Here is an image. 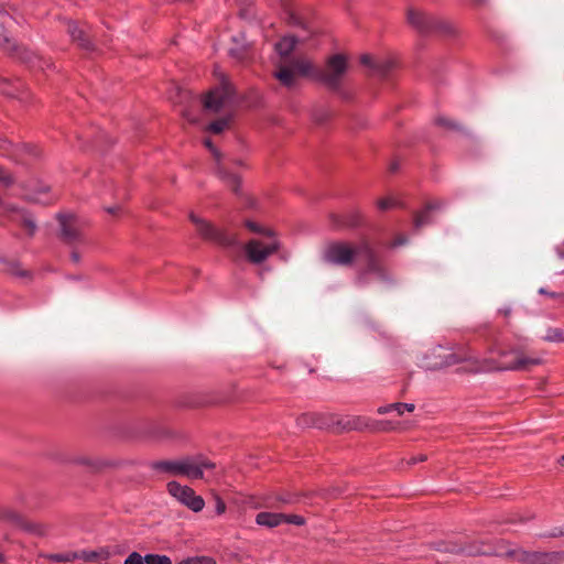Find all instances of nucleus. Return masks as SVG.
<instances>
[{
  "label": "nucleus",
  "mask_w": 564,
  "mask_h": 564,
  "mask_svg": "<svg viewBox=\"0 0 564 564\" xmlns=\"http://www.w3.org/2000/svg\"><path fill=\"white\" fill-rule=\"evenodd\" d=\"M337 416L333 414L305 413L297 417L301 427H316L321 430L336 431Z\"/></svg>",
  "instance_id": "4468645a"
},
{
  "label": "nucleus",
  "mask_w": 564,
  "mask_h": 564,
  "mask_svg": "<svg viewBox=\"0 0 564 564\" xmlns=\"http://www.w3.org/2000/svg\"><path fill=\"white\" fill-rule=\"evenodd\" d=\"M167 490L173 497L195 512H198L204 508L203 498L196 496L194 490L187 486H182L176 481H171L167 484Z\"/></svg>",
  "instance_id": "ddd939ff"
},
{
  "label": "nucleus",
  "mask_w": 564,
  "mask_h": 564,
  "mask_svg": "<svg viewBox=\"0 0 564 564\" xmlns=\"http://www.w3.org/2000/svg\"><path fill=\"white\" fill-rule=\"evenodd\" d=\"M318 68L306 57H293L281 62L275 72L276 79L285 87H293L295 75L308 76L316 79Z\"/></svg>",
  "instance_id": "39448f33"
},
{
  "label": "nucleus",
  "mask_w": 564,
  "mask_h": 564,
  "mask_svg": "<svg viewBox=\"0 0 564 564\" xmlns=\"http://www.w3.org/2000/svg\"><path fill=\"white\" fill-rule=\"evenodd\" d=\"M97 557H98V553L89 552V553H84L83 556H80L79 558L87 561V562H91V561L97 560Z\"/></svg>",
  "instance_id": "a18cd8bd"
},
{
  "label": "nucleus",
  "mask_w": 564,
  "mask_h": 564,
  "mask_svg": "<svg viewBox=\"0 0 564 564\" xmlns=\"http://www.w3.org/2000/svg\"><path fill=\"white\" fill-rule=\"evenodd\" d=\"M229 123H230V116H227V117H224V118L213 121L208 126L207 130L215 134H219L229 127Z\"/></svg>",
  "instance_id": "cd10ccee"
},
{
  "label": "nucleus",
  "mask_w": 564,
  "mask_h": 564,
  "mask_svg": "<svg viewBox=\"0 0 564 564\" xmlns=\"http://www.w3.org/2000/svg\"><path fill=\"white\" fill-rule=\"evenodd\" d=\"M214 464L205 459H183L182 475L192 479H202L204 477V468H213Z\"/></svg>",
  "instance_id": "f3484780"
},
{
  "label": "nucleus",
  "mask_w": 564,
  "mask_h": 564,
  "mask_svg": "<svg viewBox=\"0 0 564 564\" xmlns=\"http://www.w3.org/2000/svg\"><path fill=\"white\" fill-rule=\"evenodd\" d=\"M76 558H78L76 553H56L50 555V560L57 563L72 562Z\"/></svg>",
  "instance_id": "72a5a7b5"
},
{
  "label": "nucleus",
  "mask_w": 564,
  "mask_h": 564,
  "mask_svg": "<svg viewBox=\"0 0 564 564\" xmlns=\"http://www.w3.org/2000/svg\"><path fill=\"white\" fill-rule=\"evenodd\" d=\"M377 205H378L379 209L386 210V209H389L390 207H392L394 205V203L389 198H382V199L378 200Z\"/></svg>",
  "instance_id": "79ce46f5"
},
{
  "label": "nucleus",
  "mask_w": 564,
  "mask_h": 564,
  "mask_svg": "<svg viewBox=\"0 0 564 564\" xmlns=\"http://www.w3.org/2000/svg\"><path fill=\"white\" fill-rule=\"evenodd\" d=\"M347 69L348 63L346 56L335 54L327 58L323 69L318 68L316 79L322 82L328 89L339 91Z\"/></svg>",
  "instance_id": "423d86ee"
},
{
  "label": "nucleus",
  "mask_w": 564,
  "mask_h": 564,
  "mask_svg": "<svg viewBox=\"0 0 564 564\" xmlns=\"http://www.w3.org/2000/svg\"><path fill=\"white\" fill-rule=\"evenodd\" d=\"M189 219L195 225L197 232L205 240L213 241L224 248L236 247L238 245L236 235H230L226 230L215 227L212 223L197 217L195 214H191Z\"/></svg>",
  "instance_id": "6e6552de"
},
{
  "label": "nucleus",
  "mask_w": 564,
  "mask_h": 564,
  "mask_svg": "<svg viewBox=\"0 0 564 564\" xmlns=\"http://www.w3.org/2000/svg\"><path fill=\"white\" fill-rule=\"evenodd\" d=\"M329 117V113L327 110H319L316 111L314 115V119L317 123H324Z\"/></svg>",
  "instance_id": "a19ab883"
},
{
  "label": "nucleus",
  "mask_w": 564,
  "mask_h": 564,
  "mask_svg": "<svg viewBox=\"0 0 564 564\" xmlns=\"http://www.w3.org/2000/svg\"><path fill=\"white\" fill-rule=\"evenodd\" d=\"M542 339L545 341H564V332L560 328L549 327Z\"/></svg>",
  "instance_id": "2f4dec72"
},
{
  "label": "nucleus",
  "mask_w": 564,
  "mask_h": 564,
  "mask_svg": "<svg viewBox=\"0 0 564 564\" xmlns=\"http://www.w3.org/2000/svg\"><path fill=\"white\" fill-rule=\"evenodd\" d=\"M357 224H358V223H357V220H351V221L349 223V225H350V226H356Z\"/></svg>",
  "instance_id": "6e6d98bb"
},
{
  "label": "nucleus",
  "mask_w": 564,
  "mask_h": 564,
  "mask_svg": "<svg viewBox=\"0 0 564 564\" xmlns=\"http://www.w3.org/2000/svg\"><path fill=\"white\" fill-rule=\"evenodd\" d=\"M373 421L366 416H356L351 419H340L337 416L336 420V432L350 431V430H365L369 429L372 431Z\"/></svg>",
  "instance_id": "6ab92c4d"
},
{
  "label": "nucleus",
  "mask_w": 564,
  "mask_h": 564,
  "mask_svg": "<svg viewBox=\"0 0 564 564\" xmlns=\"http://www.w3.org/2000/svg\"><path fill=\"white\" fill-rule=\"evenodd\" d=\"M426 458H427V457H426V455H424V454H419V455H416V456H413V457L410 459L409 464H416V463H419V462H424V460H426Z\"/></svg>",
  "instance_id": "de8ad7c7"
},
{
  "label": "nucleus",
  "mask_w": 564,
  "mask_h": 564,
  "mask_svg": "<svg viewBox=\"0 0 564 564\" xmlns=\"http://www.w3.org/2000/svg\"><path fill=\"white\" fill-rule=\"evenodd\" d=\"M0 50L9 56L20 59L21 62L31 65L32 67L44 68L50 63L42 57L28 52L24 47L15 43V41L8 34L7 30L0 25Z\"/></svg>",
  "instance_id": "0eeeda50"
},
{
  "label": "nucleus",
  "mask_w": 564,
  "mask_h": 564,
  "mask_svg": "<svg viewBox=\"0 0 564 564\" xmlns=\"http://www.w3.org/2000/svg\"><path fill=\"white\" fill-rule=\"evenodd\" d=\"M395 430H403V427L400 423H393L391 421L373 422L372 431L390 432Z\"/></svg>",
  "instance_id": "c756f323"
},
{
  "label": "nucleus",
  "mask_w": 564,
  "mask_h": 564,
  "mask_svg": "<svg viewBox=\"0 0 564 564\" xmlns=\"http://www.w3.org/2000/svg\"><path fill=\"white\" fill-rule=\"evenodd\" d=\"M107 213L116 216L119 214V212L121 210V206L120 205H115V206H111V207H108L106 208Z\"/></svg>",
  "instance_id": "09e8293b"
},
{
  "label": "nucleus",
  "mask_w": 564,
  "mask_h": 564,
  "mask_svg": "<svg viewBox=\"0 0 564 564\" xmlns=\"http://www.w3.org/2000/svg\"><path fill=\"white\" fill-rule=\"evenodd\" d=\"M284 518L283 513L260 512L256 517V522L262 527L275 528L284 522Z\"/></svg>",
  "instance_id": "412c9836"
},
{
  "label": "nucleus",
  "mask_w": 564,
  "mask_h": 564,
  "mask_svg": "<svg viewBox=\"0 0 564 564\" xmlns=\"http://www.w3.org/2000/svg\"><path fill=\"white\" fill-rule=\"evenodd\" d=\"M562 463H563V465H564V455L562 456Z\"/></svg>",
  "instance_id": "052dcab7"
},
{
  "label": "nucleus",
  "mask_w": 564,
  "mask_h": 564,
  "mask_svg": "<svg viewBox=\"0 0 564 564\" xmlns=\"http://www.w3.org/2000/svg\"><path fill=\"white\" fill-rule=\"evenodd\" d=\"M235 89L229 79L221 75L219 78V85L209 91L204 99V107L212 111H219L227 107H230L235 102Z\"/></svg>",
  "instance_id": "1a4fd4ad"
},
{
  "label": "nucleus",
  "mask_w": 564,
  "mask_h": 564,
  "mask_svg": "<svg viewBox=\"0 0 564 564\" xmlns=\"http://www.w3.org/2000/svg\"><path fill=\"white\" fill-rule=\"evenodd\" d=\"M397 170H398V165H397V163H392V164L390 165V171H391V172H395Z\"/></svg>",
  "instance_id": "5fc2aeb1"
},
{
  "label": "nucleus",
  "mask_w": 564,
  "mask_h": 564,
  "mask_svg": "<svg viewBox=\"0 0 564 564\" xmlns=\"http://www.w3.org/2000/svg\"><path fill=\"white\" fill-rule=\"evenodd\" d=\"M404 243H406V238H405V237H403V236H399V237H397V239L394 240L393 246H394V247H397V246H402V245H404Z\"/></svg>",
  "instance_id": "8fccbe9b"
},
{
  "label": "nucleus",
  "mask_w": 564,
  "mask_h": 564,
  "mask_svg": "<svg viewBox=\"0 0 564 564\" xmlns=\"http://www.w3.org/2000/svg\"><path fill=\"white\" fill-rule=\"evenodd\" d=\"M394 68V62L391 59H382L379 62H376L375 65V74L378 76L386 78L389 76L391 70Z\"/></svg>",
  "instance_id": "bb28decb"
},
{
  "label": "nucleus",
  "mask_w": 564,
  "mask_h": 564,
  "mask_svg": "<svg viewBox=\"0 0 564 564\" xmlns=\"http://www.w3.org/2000/svg\"><path fill=\"white\" fill-rule=\"evenodd\" d=\"M546 536H549V538L564 536V528H555Z\"/></svg>",
  "instance_id": "c03bdc74"
},
{
  "label": "nucleus",
  "mask_w": 564,
  "mask_h": 564,
  "mask_svg": "<svg viewBox=\"0 0 564 564\" xmlns=\"http://www.w3.org/2000/svg\"><path fill=\"white\" fill-rule=\"evenodd\" d=\"M435 123L446 130L465 132V128L460 123L443 116H438Z\"/></svg>",
  "instance_id": "a878e982"
},
{
  "label": "nucleus",
  "mask_w": 564,
  "mask_h": 564,
  "mask_svg": "<svg viewBox=\"0 0 564 564\" xmlns=\"http://www.w3.org/2000/svg\"><path fill=\"white\" fill-rule=\"evenodd\" d=\"M284 522L293 523L296 525H302V524H304L305 520L301 516L292 514V516H285Z\"/></svg>",
  "instance_id": "ea45409f"
},
{
  "label": "nucleus",
  "mask_w": 564,
  "mask_h": 564,
  "mask_svg": "<svg viewBox=\"0 0 564 564\" xmlns=\"http://www.w3.org/2000/svg\"><path fill=\"white\" fill-rule=\"evenodd\" d=\"M360 63L365 66L371 67L375 70L376 62L372 61L370 55H367V54L362 55L360 57Z\"/></svg>",
  "instance_id": "37998d69"
},
{
  "label": "nucleus",
  "mask_w": 564,
  "mask_h": 564,
  "mask_svg": "<svg viewBox=\"0 0 564 564\" xmlns=\"http://www.w3.org/2000/svg\"><path fill=\"white\" fill-rule=\"evenodd\" d=\"M356 259L365 264L368 273L383 276L381 263L367 240L356 246L341 241L332 242L324 251V260L339 267H350Z\"/></svg>",
  "instance_id": "f257e3e1"
},
{
  "label": "nucleus",
  "mask_w": 564,
  "mask_h": 564,
  "mask_svg": "<svg viewBox=\"0 0 564 564\" xmlns=\"http://www.w3.org/2000/svg\"><path fill=\"white\" fill-rule=\"evenodd\" d=\"M6 205H7V204H4V203H2V202L0 200V212H1L2 214H4V215H8V213L6 212V208H4V206H6Z\"/></svg>",
  "instance_id": "864d4df0"
},
{
  "label": "nucleus",
  "mask_w": 564,
  "mask_h": 564,
  "mask_svg": "<svg viewBox=\"0 0 564 564\" xmlns=\"http://www.w3.org/2000/svg\"><path fill=\"white\" fill-rule=\"evenodd\" d=\"M8 272L15 276L28 278L30 273L28 270L21 268L17 262H11L8 267Z\"/></svg>",
  "instance_id": "f704fd0d"
},
{
  "label": "nucleus",
  "mask_w": 564,
  "mask_h": 564,
  "mask_svg": "<svg viewBox=\"0 0 564 564\" xmlns=\"http://www.w3.org/2000/svg\"><path fill=\"white\" fill-rule=\"evenodd\" d=\"M153 468L173 475H182L183 460L156 462L153 464Z\"/></svg>",
  "instance_id": "5701e85b"
},
{
  "label": "nucleus",
  "mask_w": 564,
  "mask_h": 564,
  "mask_svg": "<svg viewBox=\"0 0 564 564\" xmlns=\"http://www.w3.org/2000/svg\"><path fill=\"white\" fill-rule=\"evenodd\" d=\"M61 239L70 245H83L86 242L84 224L74 215H59Z\"/></svg>",
  "instance_id": "9b49d317"
},
{
  "label": "nucleus",
  "mask_w": 564,
  "mask_h": 564,
  "mask_svg": "<svg viewBox=\"0 0 564 564\" xmlns=\"http://www.w3.org/2000/svg\"><path fill=\"white\" fill-rule=\"evenodd\" d=\"M245 226L252 232L264 236L265 238H272L274 232L271 229L264 228L252 220H246Z\"/></svg>",
  "instance_id": "c85d7f7f"
},
{
  "label": "nucleus",
  "mask_w": 564,
  "mask_h": 564,
  "mask_svg": "<svg viewBox=\"0 0 564 564\" xmlns=\"http://www.w3.org/2000/svg\"><path fill=\"white\" fill-rule=\"evenodd\" d=\"M70 257H72V260H73L74 262H78V261H79V259H80V256H79V253H78L77 251H73V252H72V254H70Z\"/></svg>",
  "instance_id": "3c124183"
},
{
  "label": "nucleus",
  "mask_w": 564,
  "mask_h": 564,
  "mask_svg": "<svg viewBox=\"0 0 564 564\" xmlns=\"http://www.w3.org/2000/svg\"><path fill=\"white\" fill-rule=\"evenodd\" d=\"M296 42V37L285 36L275 44V50L280 54L282 62L290 59L289 55L294 50Z\"/></svg>",
  "instance_id": "4be33fe9"
},
{
  "label": "nucleus",
  "mask_w": 564,
  "mask_h": 564,
  "mask_svg": "<svg viewBox=\"0 0 564 564\" xmlns=\"http://www.w3.org/2000/svg\"><path fill=\"white\" fill-rule=\"evenodd\" d=\"M123 564H145V556H141L138 552H132Z\"/></svg>",
  "instance_id": "58836bf2"
},
{
  "label": "nucleus",
  "mask_w": 564,
  "mask_h": 564,
  "mask_svg": "<svg viewBox=\"0 0 564 564\" xmlns=\"http://www.w3.org/2000/svg\"><path fill=\"white\" fill-rule=\"evenodd\" d=\"M414 409H415V405L413 403L397 402V403H392V404H388V405H382V406L378 408L377 412L379 414H387L391 411H395L399 415H402L404 413V411L413 412Z\"/></svg>",
  "instance_id": "b1692460"
},
{
  "label": "nucleus",
  "mask_w": 564,
  "mask_h": 564,
  "mask_svg": "<svg viewBox=\"0 0 564 564\" xmlns=\"http://www.w3.org/2000/svg\"><path fill=\"white\" fill-rule=\"evenodd\" d=\"M550 295H551L552 297H556V296H558V295H557V294H555V293H551Z\"/></svg>",
  "instance_id": "bf43d9fd"
},
{
  "label": "nucleus",
  "mask_w": 564,
  "mask_h": 564,
  "mask_svg": "<svg viewBox=\"0 0 564 564\" xmlns=\"http://www.w3.org/2000/svg\"><path fill=\"white\" fill-rule=\"evenodd\" d=\"M498 355L500 357V360H496L492 358L484 359L478 369L481 371L529 370L533 366H538L541 364L540 358L527 357L518 349H513L511 351L500 349L498 351Z\"/></svg>",
  "instance_id": "7ed1b4c3"
},
{
  "label": "nucleus",
  "mask_w": 564,
  "mask_h": 564,
  "mask_svg": "<svg viewBox=\"0 0 564 564\" xmlns=\"http://www.w3.org/2000/svg\"><path fill=\"white\" fill-rule=\"evenodd\" d=\"M80 464H89V462L87 459H82L79 460Z\"/></svg>",
  "instance_id": "4d7b16f0"
},
{
  "label": "nucleus",
  "mask_w": 564,
  "mask_h": 564,
  "mask_svg": "<svg viewBox=\"0 0 564 564\" xmlns=\"http://www.w3.org/2000/svg\"><path fill=\"white\" fill-rule=\"evenodd\" d=\"M539 292H540L541 294H546V291H545L544 289H540V290H539Z\"/></svg>",
  "instance_id": "13d9d810"
},
{
  "label": "nucleus",
  "mask_w": 564,
  "mask_h": 564,
  "mask_svg": "<svg viewBox=\"0 0 564 564\" xmlns=\"http://www.w3.org/2000/svg\"><path fill=\"white\" fill-rule=\"evenodd\" d=\"M438 206L434 203H430L427 204V206L425 207L424 210L417 213L414 217V227L415 229H420L421 227H423L424 225H426L429 223V216H430V212L432 209H435L437 208Z\"/></svg>",
  "instance_id": "393cba45"
},
{
  "label": "nucleus",
  "mask_w": 564,
  "mask_h": 564,
  "mask_svg": "<svg viewBox=\"0 0 564 564\" xmlns=\"http://www.w3.org/2000/svg\"><path fill=\"white\" fill-rule=\"evenodd\" d=\"M293 499L290 495H275L268 498L267 507H279L280 505H289L292 503Z\"/></svg>",
  "instance_id": "7c9ffc66"
},
{
  "label": "nucleus",
  "mask_w": 564,
  "mask_h": 564,
  "mask_svg": "<svg viewBox=\"0 0 564 564\" xmlns=\"http://www.w3.org/2000/svg\"><path fill=\"white\" fill-rule=\"evenodd\" d=\"M434 547L441 552H448L453 554H463L467 556L476 555H497V556H511L522 564H531L532 551L525 550H510L502 552L500 547L492 546L485 542H456V541H438L434 543Z\"/></svg>",
  "instance_id": "f03ea898"
},
{
  "label": "nucleus",
  "mask_w": 564,
  "mask_h": 564,
  "mask_svg": "<svg viewBox=\"0 0 564 564\" xmlns=\"http://www.w3.org/2000/svg\"><path fill=\"white\" fill-rule=\"evenodd\" d=\"M178 564H216L210 557H195L181 561Z\"/></svg>",
  "instance_id": "4c0bfd02"
},
{
  "label": "nucleus",
  "mask_w": 564,
  "mask_h": 564,
  "mask_svg": "<svg viewBox=\"0 0 564 564\" xmlns=\"http://www.w3.org/2000/svg\"><path fill=\"white\" fill-rule=\"evenodd\" d=\"M433 354L435 355L437 360L430 364V367H432V368L448 367V366L456 365V364L460 362L462 360L473 359L471 357H467V356H464V357L458 356V355L451 352L442 347L434 349Z\"/></svg>",
  "instance_id": "a211bd4d"
},
{
  "label": "nucleus",
  "mask_w": 564,
  "mask_h": 564,
  "mask_svg": "<svg viewBox=\"0 0 564 564\" xmlns=\"http://www.w3.org/2000/svg\"><path fill=\"white\" fill-rule=\"evenodd\" d=\"M67 33L69 34L72 41L76 43L79 48L86 51H90L94 48L89 35V28L87 24L69 22L67 25Z\"/></svg>",
  "instance_id": "2eb2a0df"
},
{
  "label": "nucleus",
  "mask_w": 564,
  "mask_h": 564,
  "mask_svg": "<svg viewBox=\"0 0 564 564\" xmlns=\"http://www.w3.org/2000/svg\"><path fill=\"white\" fill-rule=\"evenodd\" d=\"M4 208L12 221L20 224L30 236L34 235L36 224L30 214L19 209L14 205H6Z\"/></svg>",
  "instance_id": "dca6fc26"
},
{
  "label": "nucleus",
  "mask_w": 564,
  "mask_h": 564,
  "mask_svg": "<svg viewBox=\"0 0 564 564\" xmlns=\"http://www.w3.org/2000/svg\"><path fill=\"white\" fill-rule=\"evenodd\" d=\"M205 147L210 151L213 154L215 161H216V167L215 173L216 175L227 185L231 188V191L235 194H239V186H240V176L231 171L221 162L223 154L221 152L214 147L212 141L209 139H206L204 141Z\"/></svg>",
  "instance_id": "f8f14e48"
},
{
  "label": "nucleus",
  "mask_w": 564,
  "mask_h": 564,
  "mask_svg": "<svg viewBox=\"0 0 564 564\" xmlns=\"http://www.w3.org/2000/svg\"><path fill=\"white\" fill-rule=\"evenodd\" d=\"M14 183L13 176L6 170L2 165H0V185L9 187Z\"/></svg>",
  "instance_id": "c9c22d12"
},
{
  "label": "nucleus",
  "mask_w": 564,
  "mask_h": 564,
  "mask_svg": "<svg viewBox=\"0 0 564 564\" xmlns=\"http://www.w3.org/2000/svg\"><path fill=\"white\" fill-rule=\"evenodd\" d=\"M473 2L475 6L481 7L487 2V0H473Z\"/></svg>",
  "instance_id": "603ef678"
},
{
  "label": "nucleus",
  "mask_w": 564,
  "mask_h": 564,
  "mask_svg": "<svg viewBox=\"0 0 564 564\" xmlns=\"http://www.w3.org/2000/svg\"><path fill=\"white\" fill-rule=\"evenodd\" d=\"M225 509H226L225 502L221 499L217 498V500H216L217 513L218 514L223 513L225 511Z\"/></svg>",
  "instance_id": "49530a36"
},
{
  "label": "nucleus",
  "mask_w": 564,
  "mask_h": 564,
  "mask_svg": "<svg viewBox=\"0 0 564 564\" xmlns=\"http://www.w3.org/2000/svg\"><path fill=\"white\" fill-rule=\"evenodd\" d=\"M406 20L421 34L440 33L452 35L455 33V29L449 21L414 8L408 10Z\"/></svg>",
  "instance_id": "20e7f679"
},
{
  "label": "nucleus",
  "mask_w": 564,
  "mask_h": 564,
  "mask_svg": "<svg viewBox=\"0 0 564 564\" xmlns=\"http://www.w3.org/2000/svg\"><path fill=\"white\" fill-rule=\"evenodd\" d=\"M289 22L294 25L301 26L304 30L308 29V25L306 24V22H304L303 19L294 11H291L289 13Z\"/></svg>",
  "instance_id": "e433bc0d"
},
{
  "label": "nucleus",
  "mask_w": 564,
  "mask_h": 564,
  "mask_svg": "<svg viewBox=\"0 0 564 564\" xmlns=\"http://www.w3.org/2000/svg\"><path fill=\"white\" fill-rule=\"evenodd\" d=\"M268 241L260 239H250L243 245V252L247 260L252 264H261L269 257L278 252L280 249V241L273 236L268 238Z\"/></svg>",
  "instance_id": "9d476101"
},
{
  "label": "nucleus",
  "mask_w": 564,
  "mask_h": 564,
  "mask_svg": "<svg viewBox=\"0 0 564 564\" xmlns=\"http://www.w3.org/2000/svg\"><path fill=\"white\" fill-rule=\"evenodd\" d=\"M145 564H172V561L166 555L148 554L145 555Z\"/></svg>",
  "instance_id": "473e14b6"
},
{
  "label": "nucleus",
  "mask_w": 564,
  "mask_h": 564,
  "mask_svg": "<svg viewBox=\"0 0 564 564\" xmlns=\"http://www.w3.org/2000/svg\"><path fill=\"white\" fill-rule=\"evenodd\" d=\"M531 561V564H562L564 563V552L532 551Z\"/></svg>",
  "instance_id": "aec40b11"
}]
</instances>
